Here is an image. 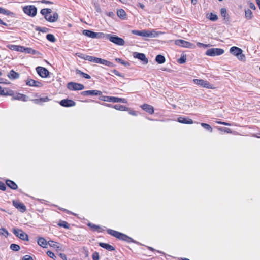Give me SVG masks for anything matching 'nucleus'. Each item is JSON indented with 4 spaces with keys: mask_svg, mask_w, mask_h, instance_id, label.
I'll return each mask as SVG.
<instances>
[{
    "mask_svg": "<svg viewBox=\"0 0 260 260\" xmlns=\"http://www.w3.org/2000/svg\"><path fill=\"white\" fill-rule=\"evenodd\" d=\"M220 13L222 17H224V20H226L227 21H230V17L229 15L226 12V10L225 8H221L220 10Z\"/></svg>",
    "mask_w": 260,
    "mask_h": 260,
    "instance_id": "28",
    "label": "nucleus"
},
{
    "mask_svg": "<svg viewBox=\"0 0 260 260\" xmlns=\"http://www.w3.org/2000/svg\"><path fill=\"white\" fill-rule=\"evenodd\" d=\"M230 52L240 60H244L245 59V55L242 53L243 51L240 48L236 46L232 47L230 49Z\"/></svg>",
    "mask_w": 260,
    "mask_h": 260,
    "instance_id": "5",
    "label": "nucleus"
},
{
    "mask_svg": "<svg viewBox=\"0 0 260 260\" xmlns=\"http://www.w3.org/2000/svg\"><path fill=\"white\" fill-rule=\"evenodd\" d=\"M0 235H4L5 237H7L9 235V233L6 229L2 228L0 229Z\"/></svg>",
    "mask_w": 260,
    "mask_h": 260,
    "instance_id": "45",
    "label": "nucleus"
},
{
    "mask_svg": "<svg viewBox=\"0 0 260 260\" xmlns=\"http://www.w3.org/2000/svg\"><path fill=\"white\" fill-rule=\"evenodd\" d=\"M224 52V50L221 48H210L208 49L205 54L209 56H219L223 54Z\"/></svg>",
    "mask_w": 260,
    "mask_h": 260,
    "instance_id": "8",
    "label": "nucleus"
},
{
    "mask_svg": "<svg viewBox=\"0 0 260 260\" xmlns=\"http://www.w3.org/2000/svg\"><path fill=\"white\" fill-rule=\"evenodd\" d=\"M22 260H33V259L31 256L26 255L23 257Z\"/></svg>",
    "mask_w": 260,
    "mask_h": 260,
    "instance_id": "56",
    "label": "nucleus"
},
{
    "mask_svg": "<svg viewBox=\"0 0 260 260\" xmlns=\"http://www.w3.org/2000/svg\"><path fill=\"white\" fill-rule=\"evenodd\" d=\"M0 189L3 191H5L6 189L5 184L1 181H0Z\"/></svg>",
    "mask_w": 260,
    "mask_h": 260,
    "instance_id": "55",
    "label": "nucleus"
},
{
    "mask_svg": "<svg viewBox=\"0 0 260 260\" xmlns=\"http://www.w3.org/2000/svg\"><path fill=\"white\" fill-rule=\"evenodd\" d=\"M93 260H99V254L98 252H94L92 255Z\"/></svg>",
    "mask_w": 260,
    "mask_h": 260,
    "instance_id": "52",
    "label": "nucleus"
},
{
    "mask_svg": "<svg viewBox=\"0 0 260 260\" xmlns=\"http://www.w3.org/2000/svg\"><path fill=\"white\" fill-rule=\"evenodd\" d=\"M10 248L13 251H16V244H12L10 246Z\"/></svg>",
    "mask_w": 260,
    "mask_h": 260,
    "instance_id": "59",
    "label": "nucleus"
},
{
    "mask_svg": "<svg viewBox=\"0 0 260 260\" xmlns=\"http://www.w3.org/2000/svg\"><path fill=\"white\" fill-rule=\"evenodd\" d=\"M37 243L39 245L43 248L46 247V246L48 244L46 239L43 237H39L38 239Z\"/></svg>",
    "mask_w": 260,
    "mask_h": 260,
    "instance_id": "22",
    "label": "nucleus"
},
{
    "mask_svg": "<svg viewBox=\"0 0 260 260\" xmlns=\"http://www.w3.org/2000/svg\"><path fill=\"white\" fill-rule=\"evenodd\" d=\"M46 253H47V255L49 257H50V258H52L53 259H56V256H55L54 253L53 252H52V251H48Z\"/></svg>",
    "mask_w": 260,
    "mask_h": 260,
    "instance_id": "50",
    "label": "nucleus"
},
{
    "mask_svg": "<svg viewBox=\"0 0 260 260\" xmlns=\"http://www.w3.org/2000/svg\"><path fill=\"white\" fill-rule=\"evenodd\" d=\"M26 84L29 86H34V87H41L43 84L41 82L36 81L32 79H28L26 82Z\"/></svg>",
    "mask_w": 260,
    "mask_h": 260,
    "instance_id": "17",
    "label": "nucleus"
},
{
    "mask_svg": "<svg viewBox=\"0 0 260 260\" xmlns=\"http://www.w3.org/2000/svg\"><path fill=\"white\" fill-rule=\"evenodd\" d=\"M245 17L247 20L252 19L253 17V15L252 11L249 9L245 10Z\"/></svg>",
    "mask_w": 260,
    "mask_h": 260,
    "instance_id": "25",
    "label": "nucleus"
},
{
    "mask_svg": "<svg viewBox=\"0 0 260 260\" xmlns=\"http://www.w3.org/2000/svg\"><path fill=\"white\" fill-rule=\"evenodd\" d=\"M201 125L205 129H206L211 132L212 131V128L209 124L205 123H201Z\"/></svg>",
    "mask_w": 260,
    "mask_h": 260,
    "instance_id": "43",
    "label": "nucleus"
},
{
    "mask_svg": "<svg viewBox=\"0 0 260 260\" xmlns=\"http://www.w3.org/2000/svg\"><path fill=\"white\" fill-rule=\"evenodd\" d=\"M99 100L103 101H107L109 102H114V103H127V101L125 99L118 98V97H114V96H105V95H101L99 97Z\"/></svg>",
    "mask_w": 260,
    "mask_h": 260,
    "instance_id": "4",
    "label": "nucleus"
},
{
    "mask_svg": "<svg viewBox=\"0 0 260 260\" xmlns=\"http://www.w3.org/2000/svg\"><path fill=\"white\" fill-rule=\"evenodd\" d=\"M59 256L62 259L67 260V256H66V255L65 254H64V253H60L59 254Z\"/></svg>",
    "mask_w": 260,
    "mask_h": 260,
    "instance_id": "60",
    "label": "nucleus"
},
{
    "mask_svg": "<svg viewBox=\"0 0 260 260\" xmlns=\"http://www.w3.org/2000/svg\"><path fill=\"white\" fill-rule=\"evenodd\" d=\"M107 36L108 40L117 45L123 46L125 44V41L116 35L108 34Z\"/></svg>",
    "mask_w": 260,
    "mask_h": 260,
    "instance_id": "6",
    "label": "nucleus"
},
{
    "mask_svg": "<svg viewBox=\"0 0 260 260\" xmlns=\"http://www.w3.org/2000/svg\"><path fill=\"white\" fill-rule=\"evenodd\" d=\"M7 185L10 188L16 189V184L13 181L7 180L6 182Z\"/></svg>",
    "mask_w": 260,
    "mask_h": 260,
    "instance_id": "31",
    "label": "nucleus"
},
{
    "mask_svg": "<svg viewBox=\"0 0 260 260\" xmlns=\"http://www.w3.org/2000/svg\"><path fill=\"white\" fill-rule=\"evenodd\" d=\"M107 15L110 17L113 18L115 16V14L113 12H109Z\"/></svg>",
    "mask_w": 260,
    "mask_h": 260,
    "instance_id": "64",
    "label": "nucleus"
},
{
    "mask_svg": "<svg viewBox=\"0 0 260 260\" xmlns=\"http://www.w3.org/2000/svg\"><path fill=\"white\" fill-rule=\"evenodd\" d=\"M8 76L10 79H14L16 78V72L14 70H11L8 75Z\"/></svg>",
    "mask_w": 260,
    "mask_h": 260,
    "instance_id": "44",
    "label": "nucleus"
},
{
    "mask_svg": "<svg viewBox=\"0 0 260 260\" xmlns=\"http://www.w3.org/2000/svg\"><path fill=\"white\" fill-rule=\"evenodd\" d=\"M52 12V10L49 8L42 9L40 13L44 16L45 19L50 22H55L57 21L58 19V14L56 12H54L52 16H50L47 17V14H49Z\"/></svg>",
    "mask_w": 260,
    "mask_h": 260,
    "instance_id": "3",
    "label": "nucleus"
},
{
    "mask_svg": "<svg viewBox=\"0 0 260 260\" xmlns=\"http://www.w3.org/2000/svg\"><path fill=\"white\" fill-rule=\"evenodd\" d=\"M141 107L143 110L150 114H152L154 113V108L151 105L147 104H144L141 106Z\"/></svg>",
    "mask_w": 260,
    "mask_h": 260,
    "instance_id": "18",
    "label": "nucleus"
},
{
    "mask_svg": "<svg viewBox=\"0 0 260 260\" xmlns=\"http://www.w3.org/2000/svg\"><path fill=\"white\" fill-rule=\"evenodd\" d=\"M86 60H88L91 62L94 63L96 62V57L88 55L87 57H86Z\"/></svg>",
    "mask_w": 260,
    "mask_h": 260,
    "instance_id": "47",
    "label": "nucleus"
},
{
    "mask_svg": "<svg viewBox=\"0 0 260 260\" xmlns=\"http://www.w3.org/2000/svg\"><path fill=\"white\" fill-rule=\"evenodd\" d=\"M113 108L117 110L121 111H128L129 110V108L127 107H126L125 106L122 105H119V104L114 105L113 106Z\"/></svg>",
    "mask_w": 260,
    "mask_h": 260,
    "instance_id": "26",
    "label": "nucleus"
},
{
    "mask_svg": "<svg viewBox=\"0 0 260 260\" xmlns=\"http://www.w3.org/2000/svg\"><path fill=\"white\" fill-rule=\"evenodd\" d=\"M81 94L84 96L88 95H102V92L97 90H86L81 92Z\"/></svg>",
    "mask_w": 260,
    "mask_h": 260,
    "instance_id": "15",
    "label": "nucleus"
},
{
    "mask_svg": "<svg viewBox=\"0 0 260 260\" xmlns=\"http://www.w3.org/2000/svg\"><path fill=\"white\" fill-rule=\"evenodd\" d=\"M117 15L118 17L122 20H125L126 18V14L125 11L122 9H118L117 10Z\"/></svg>",
    "mask_w": 260,
    "mask_h": 260,
    "instance_id": "21",
    "label": "nucleus"
},
{
    "mask_svg": "<svg viewBox=\"0 0 260 260\" xmlns=\"http://www.w3.org/2000/svg\"><path fill=\"white\" fill-rule=\"evenodd\" d=\"M133 55L134 58H137L142 61L143 64H146L148 62V60L144 53L135 52L133 53Z\"/></svg>",
    "mask_w": 260,
    "mask_h": 260,
    "instance_id": "12",
    "label": "nucleus"
},
{
    "mask_svg": "<svg viewBox=\"0 0 260 260\" xmlns=\"http://www.w3.org/2000/svg\"><path fill=\"white\" fill-rule=\"evenodd\" d=\"M9 49L12 50H16V45H9L8 46Z\"/></svg>",
    "mask_w": 260,
    "mask_h": 260,
    "instance_id": "57",
    "label": "nucleus"
},
{
    "mask_svg": "<svg viewBox=\"0 0 260 260\" xmlns=\"http://www.w3.org/2000/svg\"><path fill=\"white\" fill-rule=\"evenodd\" d=\"M58 225L60 227H63L67 229H70V224L65 221L60 220L59 222L58 223Z\"/></svg>",
    "mask_w": 260,
    "mask_h": 260,
    "instance_id": "36",
    "label": "nucleus"
},
{
    "mask_svg": "<svg viewBox=\"0 0 260 260\" xmlns=\"http://www.w3.org/2000/svg\"><path fill=\"white\" fill-rule=\"evenodd\" d=\"M101 64H104V65L107 66L108 67H114V64L112 62L109 61L107 60L103 59H102V61Z\"/></svg>",
    "mask_w": 260,
    "mask_h": 260,
    "instance_id": "40",
    "label": "nucleus"
},
{
    "mask_svg": "<svg viewBox=\"0 0 260 260\" xmlns=\"http://www.w3.org/2000/svg\"><path fill=\"white\" fill-rule=\"evenodd\" d=\"M17 238H19L23 241H28L29 239L28 235L23 232L22 230L17 229Z\"/></svg>",
    "mask_w": 260,
    "mask_h": 260,
    "instance_id": "16",
    "label": "nucleus"
},
{
    "mask_svg": "<svg viewBox=\"0 0 260 260\" xmlns=\"http://www.w3.org/2000/svg\"><path fill=\"white\" fill-rule=\"evenodd\" d=\"M193 82L201 87L206 88L207 89H213L214 87L208 81L203 79H193Z\"/></svg>",
    "mask_w": 260,
    "mask_h": 260,
    "instance_id": "9",
    "label": "nucleus"
},
{
    "mask_svg": "<svg viewBox=\"0 0 260 260\" xmlns=\"http://www.w3.org/2000/svg\"><path fill=\"white\" fill-rule=\"evenodd\" d=\"M46 39L51 42L54 43L56 41V39L54 36L51 34H48L46 35Z\"/></svg>",
    "mask_w": 260,
    "mask_h": 260,
    "instance_id": "39",
    "label": "nucleus"
},
{
    "mask_svg": "<svg viewBox=\"0 0 260 260\" xmlns=\"http://www.w3.org/2000/svg\"><path fill=\"white\" fill-rule=\"evenodd\" d=\"M217 122L220 124H222L223 125L231 126V124L230 123L225 122L219 121V122Z\"/></svg>",
    "mask_w": 260,
    "mask_h": 260,
    "instance_id": "61",
    "label": "nucleus"
},
{
    "mask_svg": "<svg viewBox=\"0 0 260 260\" xmlns=\"http://www.w3.org/2000/svg\"><path fill=\"white\" fill-rule=\"evenodd\" d=\"M178 121L183 124H192L193 121L192 119L180 117L178 118Z\"/></svg>",
    "mask_w": 260,
    "mask_h": 260,
    "instance_id": "20",
    "label": "nucleus"
},
{
    "mask_svg": "<svg viewBox=\"0 0 260 260\" xmlns=\"http://www.w3.org/2000/svg\"><path fill=\"white\" fill-rule=\"evenodd\" d=\"M28 47H25L17 45V52H25V53H27V49Z\"/></svg>",
    "mask_w": 260,
    "mask_h": 260,
    "instance_id": "46",
    "label": "nucleus"
},
{
    "mask_svg": "<svg viewBox=\"0 0 260 260\" xmlns=\"http://www.w3.org/2000/svg\"><path fill=\"white\" fill-rule=\"evenodd\" d=\"M112 72L115 75L119 76V77H124V75H123L122 74H121L120 73H119L117 70H113L112 71Z\"/></svg>",
    "mask_w": 260,
    "mask_h": 260,
    "instance_id": "54",
    "label": "nucleus"
},
{
    "mask_svg": "<svg viewBox=\"0 0 260 260\" xmlns=\"http://www.w3.org/2000/svg\"><path fill=\"white\" fill-rule=\"evenodd\" d=\"M48 243L50 246L56 249L57 250H60L61 249L60 244L57 242L50 240L48 242Z\"/></svg>",
    "mask_w": 260,
    "mask_h": 260,
    "instance_id": "24",
    "label": "nucleus"
},
{
    "mask_svg": "<svg viewBox=\"0 0 260 260\" xmlns=\"http://www.w3.org/2000/svg\"><path fill=\"white\" fill-rule=\"evenodd\" d=\"M36 70L39 75L42 78H46L49 75V71L44 67L39 66L36 68Z\"/></svg>",
    "mask_w": 260,
    "mask_h": 260,
    "instance_id": "11",
    "label": "nucleus"
},
{
    "mask_svg": "<svg viewBox=\"0 0 260 260\" xmlns=\"http://www.w3.org/2000/svg\"><path fill=\"white\" fill-rule=\"evenodd\" d=\"M99 245L100 247H101L106 250H108L110 251H114L115 250V248L113 246H112L109 244H107V243L100 242L99 243Z\"/></svg>",
    "mask_w": 260,
    "mask_h": 260,
    "instance_id": "19",
    "label": "nucleus"
},
{
    "mask_svg": "<svg viewBox=\"0 0 260 260\" xmlns=\"http://www.w3.org/2000/svg\"><path fill=\"white\" fill-rule=\"evenodd\" d=\"M88 226H89L90 228H91V229L93 231H98V232L101 231V228L99 225L94 224L92 223H89L88 224Z\"/></svg>",
    "mask_w": 260,
    "mask_h": 260,
    "instance_id": "32",
    "label": "nucleus"
},
{
    "mask_svg": "<svg viewBox=\"0 0 260 260\" xmlns=\"http://www.w3.org/2000/svg\"><path fill=\"white\" fill-rule=\"evenodd\" d=\"M107 232L109 234L116 237L119 240L126 241L128 243L135 242V241L132 238L119 232L112 229H108Z\"/></svg>",
    "mask_w": 260,
    "mask_h": 260,
    "instance_id": "1",
    "label": "nucleus"
},
{
    "mask_svg": "<svg viewBox=\"0 0 260 260\" xmlns=\"http://www.w3.org/2000/svg\"><path fill=\"white\" fill-rule=\"evenodd\" d=\"M108 34H106L103 32H96L95 38H105L107 39V36Z\"/></svg>",
    "mask_w": 260,
    "mask_h": 260,
    "instance_id": "38",
    "label": "nucleus"
},
{
    "mask_svg": "<svg viewBox=\"0 0 260 260\" xmlns=\"http://www.w3.org/2000/svg\"><path fill=\"white\" fill-rule=\"evenodd\" d=\"M0 13L12 16H14L15 15V14L13 12L2 7H0Z\"/></svg>",
    "mask_w": 260,
    "mask_h": 260,
    "instance_id": "30",
    "label": "nucleus"
},
{
    "mask_svg": "<svg viewBox=\"0 0 260 260\" xmlns=\"http://www.w3.org/2000/svg\"><path fill=\"white\" fill-rule=\"evenodd\" d=\"M115 60L117 62H118L122 64H123L124 66H127V65L129 64V63L128 62L124 61V60H122L121 58H116Z\"/></svg>",
    "mask_w": 260,
    "mask_h": 260,
    "instance_id": "49",
    "label": "nucleus"
},
{
    "mask_svg": "<svg viewBox=\"0 0 260 260\" xmlns=\"http://www.w3.org/2000/svg\"><path fill=\"white\" fill-rule=\"evenodd\" d=\"M84 87V85L73 82H69L67 84V88L70 90H81Z\"/></svg>",
    "mask_w": 260,
    "mask_h": 260,
    "instance_id": "10",
    "label": "nucleus"
},
{
    "mask_svg": "<svg viewBox=\"0 0 260 260\" xmlns=\"http://www.w3.org/2000/svg\"><path fill=\"white\" fill-rule=\"evenodd\" d=\"M249 7L250 9H251L252 10L256 9V7H255V5L254 4V3H253L252 2L249 3Z\"/></svg>",
    "mask_w": 260,
    "mask_h": 260,
    "instance_id": "58",
    "label": "nucleus"
},
{
    "mask_svg": "<svg viewBox=\"0 0 260 260\" xmlns=\"http://www.w3.org/2000/svg\"><path fill=\"white\" fill-rule=\"evenodd\" d=\"M175 44L179 46L189 48H192V47L193 46L192 43L181 39L176 40L175 41Z\"/></svg>",
    "mask_w": 260,
    "mask_h": 260,
    "instance_id": "13",
    "label": "nucleus"
},
{
    "mask_svg": "<svg viewBox=\"0 0 260 260\" xmlns=\"http://www.w3.org/2000/svg\"><path fill=\"white\" fill-rule=\"evenodd\" d=\"M26 53L34 54L36 55L37 57L39 56L40 55H41V53L39 52L38 51L34 50L29 47L27 48Z\"/></svg>",
    "mask_w": 260,
    "mask_h": 260,
    "instance_id": "29",
    "label": "nucleus"
},
{
    "mask_svg": "<svg viewBox=\"0 0 260 260\" xmlns=\"http://www.w3.org/2000/svg\"><path fill=\"white\" fill-rule=\"evenodd\" d=\"M76 55L78 57H79V58H81V59H83L84 60H86V57H87V55H86V54H83V53H76Z\"/></svg>",
    "mask_w": 260,
    "mask_h": 260,
    "instance_id": "51",
    "label": "nucleus"
},
{
    "mask_svg": "<svg viewBox=\"0 0 260 260\" xmlns=\"http://www.w3.org/2000/svg\"><path fill=\"white\" fill-rule=\"evenodd\" d=\"M76 73L77 74H79V75H80L82 76L83 77H84V78H85L86 79H89L91 78V77H90V76L89 75L83 72L82 71H81V70H80L79 69H76Z\"/></svg>",
    "mask_w": 260,
    "mask_h": 260,
    "instance_id": "34",
    "label": "nucleus"
},
{
    "mask_svg": "<svg viewBox=\"0 0 260 260\" xmlns=\"http://www.w3.org/2000/svg\"><path fill=\"white\" fill-rule=\"evenodd\" d=\"M23 12L30 17H35L37 13V8L34 5H28L23 8Z\"/></svg>",
    "mask_w": 260,
    "mask_h": 260,
    "instance_id": "7",
    "label": "nucleus"
},
{
    "mask_svg": "<svg viewBox=\"0 0 260 260\" xmlns=\"http://www.w3.org/2000/svg\"><path fill=\"white\" fill-rule=\"evenodd\" d=\"M186 56L185 55H182L180 58L178 59V62L180 64H183L186 62Z\"/></svg>",
    "mask_w": 260,
    "mask_h": 260,
    "instance_id": "42",
    "label": "nucleus"
},
{
    "mask_svg": "<svg viewBox=\"0 0 260 260\" xmlns=\"http://www.w3.org/2000/svg\"><path fill=\"white\" fill-rule=\"evenodd\" d=\"M59 104L64 107H70L76 105V103L72 100L63 99L59 102Z\"/></svg>",
    "mask_w": 260,
    "mask_h": 260,
    "instance_id": "14",
    "label": "nucleus"
},
{
    "mask_svg": "<svg viewBox=\"0 0 260 260\" xmlns=\"http://www.w3.org/2000/svg\"><path fill=\"white\" fill-rule=\"evenodd\" d=\"M207 18L211 21H216L218 19V16L217 15L210 13L207 14Z\"/></svg>",
    "mask_w": 260,
    "mask_h": 260,
    "instance_id": "35",
    "label": "nucleus"
},
{
    "mask_svg": "<svg viewBox=\"0 0 260 260\" xmlns=\"http://www.w3.org/2000/svg\"><path fill=\"white\" fill-rule=\"evenodd\" d=\"M155 61L159 64H162L165 62L166 59L163 55L159 54L155 57Z\"/></svg>",
    "mask_w": 260,
    "mask_h": 260,
    "instance_id": "27",
    "label": "nucleus"
},
{
    "mask_svg": "<svg viewBox=\"0 0 260 260\" xmlns=\"http://www.w3.org/2000/svg\"><path fill=\"white\" fill-rule=\"evenodd\" d=\"M36 30L37 31L42 32H47L49 31V29L46 27H38L36 28Z\"/></svg>",
    "mask_w": 260,
    "mask_h": 260,
    "instance_id": "48",
    "label": "nucleus"
},
{
    "mask_svg": "<svg viewBox=\"0 0 260 260\" xmlns=\"http://www.w3.org/2000/svg\"><path fill=\"white\" fill-rule=\"evenodd\" d=\"M129 114L133 115V116H136L137 115V112L135 111L134 110H129Z\"/></svg>",
    "mask_w": 260,
    "mask_h": 260,
    "instance_id": "63",
    "label": "nucleus"
},
{
    "mask_svg": "<svg viewBox=\"0 0 260 260\" xmlns=\"http://www.w3.org/2000/svg\"><path fill=\"white\" fill-rule=\"evenodd\" d=\"M49 100L50 99L48 97H45V98H41L39 99H35L34 101L35 103L39 104L40 102H48V101H49Z\"/></svg>",
    "mask_w": 260,
    "mask_h": 260,
    "instance_id": "37",
    "label": "nucleus"
},
{
    "mask_svg": "<svg viewBox=\"0 0 260 260\" xmlns=\"http://www.w3.org/2000/svg\"><path fill=\"white\" fill-rule=\"evenodd\" d=\"M26 96L22 94L17 93V100H21L22 101H25Z\"/></svg>",
    "mask_w": 260,
    "mask_h": 260,
    "instance_id": "53",
    "label": "nucleus"
},
{
    "mask_svg": "<svg viewBox=\"0 0 260 260\" xmlns=\"http://www.w3.org/2000/svg\"><path fill=\"white\" fill-rule=\"evenodd\" d=\"M132 33L134 35L144 37H150L154 38L157 37L159 34H161V32H157L155 30H133Z\"/></svg>",
    "mask_w": 260,
    "mask_h": 260,
    "instance_id": "2",
    "label": "nucleus"
},
{
    "mask_svg": "<svg viewBox=\"0 0 260 260\" xmlns=\"http://www.w3.org/2000/svg\"><path fill=\"white\" fill-rule=\"evenodd\" d=\"M197 45L199 47H204V48H205V44H203L202 43L198 42L197 43Z\"/></svg>",
    "mask_w": 260,
    "mask_h": 260,
    "instance_id": "62",
    "label": "nucleus"
},
{
    "mask_svg": "<svg viewBox=\"0 0 260 260\" xmlns=\"http://www.w3.org/2000/svg\"><path fill=\"white\" fill-rule=\"evenodd\" d=\"M95 32L87 29L83 30L82 31L83 35L91 38H95Z\"/></svg>",
    "mask_w": 260,
    "mask_h": 260,
    "instance_id": "23",
    "label": "nucleus"
},
{
    "mask_svg": "<svg viewBox=\"0 0 260 260\" xmlns=\"http://www.w3.org/2000/svg\"><path fill=\"white\" fill-rule=\"evenodd\" d=\"M9 92L10 91H9L8 89L7 88H2L1 87V90H0V95H7L10 94Z\"/></svg>",
    "mask_w": 260,
    "mask_h": 260,
    "instance_id": "41",
    "label": "nucleus"
},
{
    "mask_svg": "<svg viewBox=\"0 0 260 260\" xmlns=\"http://www.w3.org/2000/svg\"><path fill=\"white\" fill-rule=\"evenodd\" d=\"M17 209L21 212H24L26 210V208L24 204L20 202H17Z\"/></svg>",
    "mask_w": 260,
    "mask_h": 260,
    "instance_id": "33",
    "label": "nucleus"
}]
</instances>
